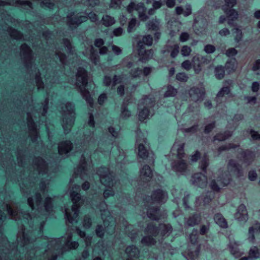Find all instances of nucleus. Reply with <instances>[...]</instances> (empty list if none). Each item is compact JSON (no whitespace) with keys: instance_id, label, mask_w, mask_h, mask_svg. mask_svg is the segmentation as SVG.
<instances>
[{"instance_id":"27","label":"nucleus","mask_w":260,"mask_h":260,"mask_svg":"<svg viewBox=\"0 0 260 260\" xmlns=\"http://www.w3.org/2000/svg\"><path fill=\"white\" fill-rule=\"evenodd\" d=\"M73 148V144L70 141L60 143L58 146V152L60 155L67 154Z\"/></svg>"},{"instance_id":"63","label":"nucleus","mask_w":260,"mask_h":260,"mask_svg":"<svg viewBox=\"0 0 260 260\" xmlns=\"http://www.w3.org/2000/svg\"><path fill=\"white\" fill-rule=\"evenodd\" d=\"M41 6L50 9L53 8L54 6L53 0H42Z\"/></svg>"},{"instance_id":"12","label":"nucleus","mask_w":260,"mask_h":260,"mask_svg":"<svg viewBox=\"0 0 260 260\" xmlns=\"http://www.w3.org/2000/svg\"><path fill=\"white\" fill-rule=\"evenodd\" d=\"M86 16L81 15L80 14L72 13L68 15L67 17V24L71 28H76L81 23L87 20Z\"/></svg>"},{"instance_id":"7","label":"nucleus","mask_w":260,"mask_h":260,"mask_svg":"<svg viewBox=\"0 0 260 260\" xmlns=\"http://www.w3.org/2000/svg\"><path fill=\"white\" fill-rule=\"evenodd\" d=\"M155 104V101L154 98L151 96H146L142 100L140 103L138 105L139 119L141 121L147 118H149V116H152L154 114L153 107Z\"/></svg>"},{"instance_id":"34","label":"nucleus","mask_w":260,"mask_h":260,"mask_svg":"<svg viewBox=\"0 0 260 260\" xmlns=\"http://www.w3.org/2000/svg\"><path fill=\"white\" fill-rule=\"evenodd\" d=\"M147 213L148 217L153 220H158L159 219V209L158 207L150 208L148 210Z\"/></svg>"},{"instance_id":"6","label":"nucleus","mask_w":260,"mask_h":260,"mask_svg":"<svg viewBox=\"0 0 260 260\" xmlns=\"http://www.w3.org/2000/svg\"><path fill=\"white\" fill-rule=\"evenodd\" d=\"M27 203L32 210L36 209L39 212L43 210L49 212L52 210V199L49 197L46 198L44 203L43 204L41 195L39 192H36L34 197H29L27 199Z\"/></svg>"},{"instance_id":"21","label":"nucleus","mask_w":260,"mask_h":260,"mask_svg":"<svg viewBox=\"0 0 260 260\" xmlns=\"http://www.w3.org/2000/svg\"><path fill=\"white\" fill-rule=\"evenodd\" d=\"M192 184L201 187H204L207 185V177L201 173L194 174L191 179Z\"/></svg>"},{"instance_id":"25","label":"nucleus","mask_w":260,"mask_h":260,"mask_svg":"<svg viewBox=\"0 0 260 260\" xmlns=\"http://www.w3.org/2000/svg\"><path fill=\"white\" fill-rule=\"evenodd\" d=\"M101 206H103V209L101 208L100 210L104 226H108L110 225L109 222H111L112 220V217L111 216V213L109 211L105 209V208H107V205L103 203Z\"/></svg>"},{"instance_id":"57","label":"nucleus","mask_w":260,"mask_h":260,"mask_svg":"<svg viewBox=\"0 0 260 260\" xmlns=\"http://www.w3.org/2000/svg\"><path fill=\"white\" fill-rule=\"evenodd\" d=\"M177 93V89L172 86H169L167 91L165 93V96L168 97L171 96H175Z\"/></svg>"},{"instance_id":"35","label":"nucleus","mask_w":260,"mask_h":260,"mask_svg":"<svg viewBox=\"0 0 260 260\" xmlns=\"http://www.w3.org/2000/svg\"><path fill=\"white\" fill-rule=\"evenodd\" d=\"M214 220L215 222L221 228H226L228 227L227 221L221 214H215L214 216Z\"/></svg>"},{"instance_id":"39","label":"nucleus","mask_w":260,"mask_h":260,"mask_svg":"<svg viewBox=\"0 0 260 260\" xmlns=\"http://www.w3.org/2000/svg\"><path fill=\"white\" fill-rule=\"evenodd\" d=\"M138 52L139 55L142 56V58L144 60H147L149 58L152 57L153 52L152 49L145 50L144 48H139L138 49Z\"/></svg>"},{"instance_id":"20","label":"nucleus","mask_w":260,"mask_h":260,"mask_svg":"<svg viewBox=\"0 0 260 260\" xmlns=\"http://www.w3.org/2000/svg\"><path fill=\"white\" fill-rule=\"evenodd\" d=\"M123 78L122 75H114L112 78L108 75H106L104 78L103 84L107 87L111 86L112 89H113L116 84L122 82Z\"/></svg>"},{"instance_id":"60","label":"nucleus","mask_w":260,"mask_h":260,"mask_svg":"<svg viewBox=\"0 0 260 260\" xmlns=\"http://www.w3.org/2000/svg\"><path fill=\"white\" fill-rule=\"evenodd\" d=\"M211 194V193L210 192L209 193L203 194L198 198V200L203 201L204 204H208L212 200Z\"/></svg>"},{"instance_id":"59","label":"nucleus","mask_w":260,"mask_h":260,"mask_svg":"<svg viewBox=\"0 0 260 260\" xmlns=\"http://www.w3.org/2000/svg\"><path fill=\"white\" fill-rule=\"evenodd\" d=\"M191 52V49L189 46L184 45L181 49V54L183 56H188Z\"/></svg>"},{"instance_id":"17","label":"nucleus","mask_w":260,"mask_h":260,"mask_svg":"<svg viewBox=\"0 0 260 260\" xmlns=\"http://www.w3.org/2000/svg\"><path fill=\"white\" fill-rule=\"evenodd\" d=\"M210 60L205 56L200 55H195L192 59V63L195 72L198 74L202 70V67L209 63Z\"/></svg>"},{"instance_id":"52","label":"nucleus","mask_w":260,"mask_h":260,"mask_svg":"<svg viewBox=\"0 0 260 260\" xmlns=\"http://www.w3.org/2000/svg\"><path fill=\"white\" fill-rule=\"evenodd\" d=\"M9 32L12 38L16 40L21 39L23 36L20 32L12 28H9Z\"/></svg>"},{"instance_id":"10","label":"nucleus","mask_w":260,"mask_h":260,"mask_svg":"<svg viewBox=\"0 0 260 260\" xmlns=\"http://www.w3.org/2000/svg\"><path fill=\"white\" fill-rule=\"evenodd\" d=\"M97 174L99 176L101 182L106 187H113L115 183L114 182V175L109 169L106 167H100L96 171Z\"/></svg>"},{"instance_id":"61","label":"nucleus","mask_w":260,"mask_h":260,"mask_svg":"<svg viewBox=\"0 0 260 260\" xmlns=\"http://www.w3.org/2000/svg\"><path fill=\"white\" fill-rule=\"evenodd\" d=\"M237 146H238V145H237L236 144H234L233 143H229L227 145H225L220 146L218 148V151L221 152V151H223L224 150H228L232 148H235L237 147Z\"/></svg>"},{"instance_id":"14","label":"nucleus","mask_w":260,"mask_h":260,"mask_svg":"<svg viewBox=\"0 0 260 260\" xmlns=\"http://www.w3.org/2000/svg\"><path fill=\"white\" fill-rule=\"evenodd\" d=\"M91 168L90 165L87 166L85 157L83 155H82L80 164L74 173L75 177L79 175L82 179H84L85 176L89 175Z\"/></svg>"},{"instance_id":"56","label":"nucleus","mask_w":260,"mask_h":260,"mask_svg":"<svg viewBox=\"0 0 260 260\" xmlns=\"http://www.w3.org/2000/svg\"><path fill=\"white\" fill-rule=\"evenodd\" d=\"M63 43L67 48V51L70 53L73 54L74 48L72 46L70 40L68 39H64L63 40Z\"/></svg>"},{"instance_id":"50","label":"nucleus","mask_w":260,"mask_h":260,"mask_svg":"<svg viewBox=\"0 0 260 260\" xmlns=\"http://www.w3.org/2000/svg\"><path fill=\"white\" fill-rule=\"evenodd\" d=\"M214 72L217 79L220 80L224 77L225 71L224 68L222 66L217 67L215 69Z\"/></svg>"},{"instance_id":"36","label":"nucleus","mask_w":260,"mask_h":260,"mask_svg":"<svg viewBox=\"0 0 260 260\" xmlns=\"http://www.w3.org/2000/svg\"><path fill=\"white\" fill-rule=\"evenodd\" d=\"M125 251L128 255V258H138L139 256V251L138 249L135 246L132 245L127 247Z\"/></svg>"},{"instance_id":"37","label":"nucleus","mask_w":260,"mask_h":260,"mask_svg":"<svg viewBox=\"0 0 260 260\" xmlns=\"http://www.w3.org/2000/svg\"><path fill=\"white\" fill-rule=\"evenodd\" d=\"M48 100L46 99L44 103H42L41 104L38 105L37 106L35 107V108H37L39 109V111L36 112L39 117H40V115L43 116L45 115L48 110Z\"/></svg>"},{"instance_id":"62","label":"nucleus","mask_w":260,"mask_h":260,"mask_svg":"<svg viewBox=\"0 0 260 260\" xmlns=\"http://www.w3.org/2000/svg\"><path fill=\"white\" fill-rule=\"evenodd\" d=\"M137 24V20L136 18H132L128 23L127 27V31L128 32L133 31L135 29Z\"/></svg>"},{"instance_id":"28","label":"nucleus","mask_w":260,"mask_h":260,"mask_svg":"<svg viewBox=\"0 0 260 260\" xmlns=\"http://www.w3.org/2000/svg\"><path fill=\"white\" fill-rule=\"evenodd\" d=\"M167 193L161 189L153 192L151 196L152 200L155 202H164L167 199Z\"/></svg>"},{"instance_id":"54","label":"nucleus","mask_w":260,"mask_h":260,"mask_svg":"<svg viewBox=\"0 0 260 260\" xmlns=\"http://www.w3.org/2000/svg\"><path fill=\"white\" fill-rule=\"evenodd\" d=\"M121 112L120 117L123 119H126L131 116V112L128 110L125 104H123L121 106Z\"/></svg>"},{"instance_id":"2","label":"nucleus","mask_w":260,"mask_h":260,"mask_svg":"<svg viewBox=\"0 0 260 260\" xmlns=\"http://www.w3.org/2000/svg\"><path fill=\"white\" fill-rule=\"evenodd\" d=\"M80 187L79 185H75L73 187L72 190L71 192V198L73 205L72 207V213L69 210H65V217L66 218V224L68 226L69 223H72L76 220L78 216V209L83 203V200L81 198L79 193Z\"/></svg>"},{"instance_id":"11","label":"nucleus","mask_w":260,"mask_h":260,"mask_svg":"<svg viewBox=\"0 0 260 260\" xmlns=\"http://www.w3.org/2000/svg\"><path fill=\"white\" fill-rule=\"evenodd\" d=\"M126 10L129 13H133L134 11H136L141 21H145L149 18V16L146 13V9L143 3H136L132 2L127 6Z\"/></svg>"},{"instance_id":"8","label":"nucleus","mask_w":260,"mask_h":260,"mask_svg":"<svg viewBox=\"0 0 260 260\" xmlns=\"http://www.w3.org/2000/svg\"><path fill=\"white\" fill-rule=\"evenodd\" d=\"M138 138H137L136 143L138 145V154L139 156L143 159H147V162L151 165H153L155 160L154 154L152 152H149L144 143H146V139L144 138H140V133H137Z\"/></svg>"},{"instance_id":"29","label":"nucleus","mask_w":260,"mask_h":260,"mask_svg":"<svg viewBox=\"0 0 260 260\" xmlns=\"http://www.w3.org/2000/svg\"><path fill=\"white\" fill-rule=\"evenodd\" d=\"M34 185V182H29V179L23 180L22 183L20 184L22 192L24 194L29 193Z\"/></svg>"},{"instance_id":"40","label":"nucleus","mask_w":260,"mask_h":260,"mask_svg":"<svg viewBox=\"0 0 260 260\" xmlns=\"http://www.w3.org/2000/svg\"><path fill=\"white\" fill-rule=\"evenodd\" d=\"M222 172V170H221V169H220L219 170V174H220V176L218 177V181L220 182L219 184H218L215 180H212L210 183V186L212 190H213L214 191H216V192H218L220 191V187L219 185H221V186H223L221 183V179L220 178V177L222 176V174H221Z\"/></svg>"},{"instance_id":"23","label":"nucleus","mask_w":260,"mask_h":260,"mask_svg":"<svg viewBox=\"0 0 260 260\" xmlns=\"http://www.w3.org/2000/svg\"><path fill=\"white\" fill-rule=\"evenodd\" d=\"M36 239L35 237H32V233L29 235L25 234L24 232L22 233L19 232L17 235V241L20 242L23 246L32 243Z\"/></svg>"},{"instance_id":"64","label":"nucleus","mask_w":260,"mask_h":260,"mask_svg":"<svg viewBox=\"0 0 260 260\" xmlns=\"http://www.w3.org/2000/svg\"><path fill=\"white\" fill-rule=\"evenodd\" d=\"M142 73V70L139 68L132 69L130 72L131 76L134 78L139 77Z\"/></svg>"},{"instance_id":"55","label":"nucleus","mask_w":260,"mask_h":260,"mask_svg":"<svg viewBox=\"0 0 260 260\" xmlns=\"http://www.w3.org/2000/svg\"><path fill=\"white\" fill-rule=\"evenodd\" d=\"M41 74L39 71H38L35 75V79L36 85L38 87V89H43L44 88V83L42 82L41 77Z\"/></svg>"},{"instance_id":"18","label":"nucleus","mask_w":260,"mask_h":260,"mask_svg":"<svg viewBox=\"0 0 260 260\" xmlns=\"http://www.w3.org/2000/svg\"><path fill=\"white\" fill-rule=\"evenodd\" d=\"M172 169L177 173L183 174L186 172L188 165L184 159H177L171 164Z\"/></svg>"},{"instance_id":"43","label":"nucleus","mask_w":260,"mask_h":260,"mask_svg":"<svg viewBox=\"0 0 260 260\" xmlns=\"http://www.w3.org/2000/svg\"><path fill=\"white\" fill-rule=\"evenodd\" d=\"M248 255L250 259H256L260 257V249L256 246H252L250 248Z\"/></svg>"},{"instance_id":"38","label":"nucleus","mask_w":260,"mask_h":260,"mask_svg":"<svg viewBox=\"0 0 260 260\" xmlns=\"http://www.w3.org/2000/svg\"><path fill=\"white\" fill-rule=\"evenodd\" d=\"M230 92V87L228 86H223L218 92L215 98V100L218 103L222 102L221 98L225 95L228 94Z\"/></svg>"},{"instance_id":"1","label":"nucleus","mask_w":260,"mask_h":260,"mask_svg":"<svg viewBox=\"0 0 260 260\" xmlns=\"http://www.w3.org/2000/svg\"><path fill=\"white\" fill-rule=\"evenodd\" d=\"M72 238V233L68 232L66 237L50 241L48 245V248L46 250L44 256L47 260H55L58 255L62 254L65 247L69 249L77 248L79 244L77 242H71Z\"/></svg>"},{"instance_id":"22","label":"nucleus","mask_w":260,"mask_h":260,"mask_svg":"<svg viewBox=\"0 0 260 260\" xmlns=\"http://www.w3.org/2000/svg\"><path fill=\"white\" fill-rule=\"evenodd\" d=\"M34 167L37 170L39 174H46L47 172V166L46 162L41 157H36L33 161Z\"/></svg>"},{"instance_id":"30","label":"nucleus","mask_w":260,"mask_h":260,"mask_svg":"<svg viewBox=\"0 0 260 260\" xmlns=\"http://www.w3.org/2000/svg\"><path fill=\"white\" fill-rule=\"evenodd\" d=\"M260 233V223L256 222L249 229V240L251 242L255 240L254 234Z\"/></svg>"},{"instance_id":"4","label":"nucleus","mask_w":260,"mask_h":260,"mask_svg":"<svg viewBox=\"0 0 260 260\" xmlns=\"http://www.w3.org/2000/svg\"><path fill=\"white\" fill-rule=\"evenodd\" d=\"M220 177L223 186L228 185L232 180V176L239 178L243 175L242 166L234 159L229 160L227 165V172L221 173Z\"/></svg>"},{"instance_id":"31","label":"nucleus","mask_w":260,"mask_h":260,"mask_svg":"<svg viewBox=\"0 0 260 260\" xmlns=\"http://www.w3.org/2000/svg\"><path fill=\"white\" fill-rule=\"evenodd\" d=\"M153 43V38L150 35L143 36L139 39L138 46L139 48H144V45L147 46L152 45Z\"/></svg>"},{"instance_id":"48","label":"nucleus","mask_w":260,"mask_h":260,"mask_svg":"<svg viewBox=\"0 0 260 260\" xmlns=\"http://www.w3.org/2000/svg\"><path fill=\"white\" fill-rule=\"evenodd\" d=\"M152 237V236L150 235H148V236L144 237L141 240V243L143 244H144V245H146L147 246L154 245L156 243V241Z\"/></svg>"},{"instance_id":"19","label":"nucleus","mask_w":260,"mask_h":260,"mask_svg":"<svg viewBox=\"0 0 260 260\" xmlns=\"http://www.w3.org/2000/svg\"><path fill=\"white\" fill-rule=\"evenodd\" d=\"M12 5L15 6H21L24 9L31 8V3L28 1L19 0H0V6Z\"/></svg>"},{"instance_id":"58","label":"nucleus","mask_w":260,"mask_h":260,"mask_svg":"<svg viewBox=\"0 0 260 260\" xmlns=\"http://www.w3.org/2000/svg\"><path fill=\"white\" fill-rule=\"evenodd\" d=\"M55 56L59 59L60 62L62 64H66V55L64 53L61 52L60 51L56 50L55 52Z\"/></svg>"},{"instance_id":"5","label":"nucleus","mask_w":260,"mask_h":260,"mask_svg":"<svg viewBox=\"0 0 260 260\" xmlns=\"http://www.w3.org/2000/svg\"><path fill=\"white\" fill-rule=\"evenodd\" d=\"M62 126L65 133H68L74 124L75 118V106L70 102L67 103L62 107Z\"/></svg>"},{"instance_id":"13","label":"nucleus","mask_w":260,"mask_h":260,"mask_svg":"<svg viewBox=\"0 0 260 260\" xmlns=\"http://www.w3.org/2000/svg\"><path fill=\"white\" fill-rule=\"evenodd\" d=\"M20 50L21 56L24 61L26 67L29 70V69L32 67L33 59L32 50L26 44H23L21 46Z\"/></svg>"},{"instance_id":"32","label":"nucleus","mask_w":260,"mask_h":260,"mask_svg":"<svg viewBox=\"0 0 260 260\" xmlns=\"http://www.w3.org/2000/svg\"><path fill=\"white\" fill-rule=\"evenodd\" d=\"M184 144L182 143H175L172 148L173 150L177 151V159H183L185 154L184 152Z\"/></svg>"},{"instance_id":"9","label":"nucleus","mask_w":260,"mask_h":260,"mask_svg":"<svg viewBox=\"0 0 260 260\" xmlns=\"http://www.w3.org/2000/svg\"><path fill=\"white\" fill-rule=\"evenodd\" d=\"M6 207L11 219L17 220L18 219H23L26 222L28 218L30 217L29 213H23L18 209L17 204L11 202L6 205Z\"/></svg>"},{"instance_id":"3","label":"nucleus","mask_w":260,"mask_h":260,"mask_svg":"<svg viewBox=\"0 0 260 260\" xmlns=\"http://www.w3.org/2000/svg\"><path fill=\"white\" fill-rule=\"evenodd\" d=\"M88 82V75L86 71L82 68H79L78 69L76 74V86L78 91L80 92L82 97L86 100L90 106L92 107L93 105V100L90 97V93L86 89Z\"/></svg>"},{"instance_id":"16","label":"nucleus","mask_w":260,"mask_h":260,"mask_svg":"<svg viewBox=\"0 0 260 260\" xmlns=\"http://www.w3.org/2000/svg\"><path fill=\"white\" fill-rule=\"evenodd\" d=\"M205 93V88L202 87H193L189 90V95L191 101L197 102L203 100Z\"/></svg>"},{"instance_id":"44","label":"nucleus","mask_w":260,"mask_h":260,"mask_svg":"<svg viewBox=\"0 0 260 260\" xmlns=\"http://www.w3.org/2000/svg\"><path fill=\"white\" fill-rule=\"evenodd\" d=\"M209 165V159L208 155L205 153L202 157V159L200 163V167L201 169L205 173H206V168Z\"/></svg>"},{"instance_id":"45","label":"nucleus","mask_w":260,"mask_h":260,"mask_svg":"<svg viewBox=\"0 0 260 260\" xmlns=\"http://www.w3.org/2000/svg\"><path fill=\"white\" fill-rule=\"evenodd\" d=\"M200 222L199 217L197 215L190 216L187 219L186 223L188 226H193Z\"/></svg>"},{"instance_id":"42","label":"nucleus","mask_w":260,"mask_h":260,"mask_svg":"<svg viewBox=\"0 0 260 260\" xmlns=\"http://www.w3.org/2000/svg\"><path fill=\"white\" fill-rule=\"evenodd\" d=\"M172 228L170 224H159L158 225L159 233L160 232L162 236L167 234H170L172 232Z\"/></svg>"},{"instance_id":"41","label":"nucleus","mask_w":260,"mask_h":260,"mask_svg":"<svg viewBox=\"0 0 260 260\" xmlns=\"http://www.w3.org/2000/svg\"><path fill=\"white\" fill-rule=\"evenodd\" d=\"M159 21L157 19H152L148 22L147 28L148 30L157 31L159 29Z\"/></svg>"},{"instance_id":"46","label":"nucleus","mask_w":260,"mask_h":260,"mask_svg":"<svg viewBox=\"0 0 260 260\" xmlns=\"http://www.w3.org/2000/svg\"><path fill=\"white\" fill-rule=\"evenodd\" d=\"M232 135V132L228 131L223 133H219L217 134L214 136V140L218 141H224L231 137Z\"/></svg>"},{"instance_id":"33","label":"nucleus","mask_w":260,"mask_h":260,"mask_svg":"<svg viewBox=\"0 0 260 260\" xmlns=\"http://www.w3.org/2000/svg\"><path fill=\"white\" fill-rule=\"evenodd\" d=\"M145 233L153 237H156L159 234L158 226H155L153 222H150L145 229Z\"/></svg>"},{"instance_id":"15","label":"nucleus","mask_w":260,"mask_h":260,"mask_svg":"<svg viewBox=\"0 0 260 260\" xmlns=\"http://www.w3.org/2000/svg\"><path fill=\"white\" fill-rule=\"evenodd\" d=\"M34 112H28L27 113V126L28 128L29 136L33 142L37 141L38 138V132L35 123L32 119Z\"/></svg>"},{"instance_id":"47","label":"nucleus","mask_w":260,"mask_h":260,"mask_svg":"<svg viewBox=\"0 0 260 260\" xmlns=\"http://www.w3.org/2000/svg\"><path fill=\"white\" fill-rule=\"evenodd\" d=\"M102 21L103 24L106 27L111 26L115 22L114 18L108 15L104 16L102 18Z\"/></svg>"},{"instance_id":"53","label":"nucleus","mask_w":260,"mask_h":260,"mask_svg":"<svg viewBox=\"0 0 260 260\" xmlns=\"http://www.w3.org/2000/svg\"><path fill=\"white\" fill-rule=\"evenodd\" d=\"M169 51L170 52V55L172 58L176 57L179 51V47L177 44L170 46Z\"/></svg>"},{"instance_id":"51","label":"nucleus","mask_w":260,"mask_h":260,"mask_svg":"<svg viewBox=\"0 0 260 260\" xmlns=\"http://www.w3.org/2000/svg\"><path fill=\"white\" fill-rule=\"evenodd\" d=\"M224 12L226 14L228 17L231 19L232 21L234 20L237 18L238 13L234 9H225L224 8Z\"/></svg>"},{"instance_id":"26","label":"nucleus","mask_w":260,"mask_h":260,"mask_svg":"<svg viewBox=\"0 0 260 260\" xmlns=\"http://www.w3.org/2000/svg\"><path fill=\"white\" fill-rule=\"evenodd\" d=\"M152 177V172L148 165H144L140 170V177L143 182L149 181Z\"/></svg>"},{"instance_id":"49","label":"nucleus","mask_w":260,"mask_h":260,"mask_svg":"<svg viewBox=\"0 0 260 260\" xmlns=\"http://www.w3.org/2000/svg\"><path fill=\"white\" fill-rule=\"evenodd\" d=\"M254 157V155L252 152L246 150L244 152V161L249 165L253 161Z\"/></svg>"},{"instance_id":"24","label":"nucleus","mask_w":260,"mask_h":260,"mask_svg":"<svg viewBox=\"0 0 260 260\" xmlns=\"http://www.w3.org/2000/svg\"><path fill=\"white\" fill-rule=\"evenodd\" d=\"M235 217L240 221H246L248 219L247 209L244 204H241L238 207Z\"/></svg>"}]
</instances>
